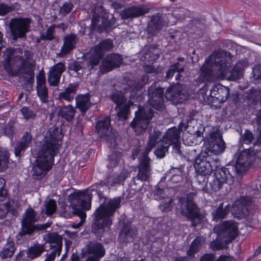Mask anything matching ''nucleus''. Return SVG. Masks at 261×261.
Returning <instances> with one entry per match:
<instances>
[{"label":"nucleus","instance_id":"obj_40","mask_svg":"<svg viewBox=\"0 0 261 261\" xmlns=\"http://www.w3.org/2000/svg\"><path fill=\"white\" fill-rule=\"evenodd\" d=\"M88 252L90 254L99 257H102L106 254L103 246L100 243L96 242L88 247Z\"/></svg>","mask_w":261,"mask_h":261},{"label":"nucleus","instance_id":"obj_9","mask_svg":"<svg viewBox=\"0 0 261 261\" xmlns=\"http://www.w3.org/2000/svg\"><path fill=\"white\" fill-rule=\"evenodd\" d=\"M55 159L38 154L32 167L33 176L36 179H42L50 170L54 164Z\"/></svg>","mask_w":261,"mask_h":261},{"label":"nucleus","instance_id":"obj_42","mask_svg":"<svg viewBox=\"0 0 261 261\" xmlns=\"http://www.w3.org/2000/svg\"><path fill=\"white\" fill-rule=\"evenodd\" d=\"M16 250L15 243L12 240H7L6 244L1 251V256L3 258H10Z\"/></svg>","mask_w":261,"mask_h":261},{"label":"nucleus","instance_id":"obj_19","mask_svg":"<svg viewBox=\"0 0 261 261\" xmlns=\"http://www.w3.org/2000/svg\"><path fill=\"white\" fill-rule=\"evenodd\" d=\"M123 62L122 56L119 54L111 53L102 60L100 67V71L109 72L120 67Z\"/></svg>","mask_w":261,"mask_h":261},{"label":"nucleus","instance_id":"obj_48","mask_svg":"<svg viewBox=\"0 0 261 261\" xmlns=\"http://www.w3.org/2000/svg\"><path fill=\"white\" fill-rule=\"evenodd\" d=\"M37 95L42 103L48 102V91L46 86L36 87Z\"/></svg>","mask_w":261,"mask_h":261},{"label":"nucleus","instance_id":"obj_27","mask_svg":"<svg viewBox=\"0 0 261 261\" xmlns=\"http://www.w3.org/2000/svg\"><path fill=\"white\" fill-rule=\"evenodd\" d=\"M79 89V83L74 82L70 83L65 87L64 91L61 92L58 94V99L60 101H66L68 102H72Z\"/></svg>","mask_w":261,"mask_h":261},{"label":"nucleus","instance_id":"obj_22","mask_svg":"<svg viewBox=\"0 0 261 261\" xmlns=\"http://www.w3.org/2000/svg\"><path fill=\"white\" fill-rule=\"evenodd\" d=\"M33 136L31 134V129L26 131L20 138L14 148V153L16 157H20L32 146Z\"/></svg>","mask_w":261,"mask_h":261},{"label":"nucleus","instance_id":"obj_56","mask_svg":"<svg viewBox=\"0 0 261 261\" xmlns=\"http://www.w3.org/2000/svg\"><path fill=\"white\" fill-rule=\"evenodd\" d=\"M254 137L252 133L249 129H246L241 136L242 142L246 144H250L254 140Z\"/></svg>","mask_w":261,"mask_h":261},{"label":"nucleus","instance_id":"obj_28","mask_svg":"<svg viewBox=\"0 0 261 261\" xmlns=\"http://www.w3.org/2000/svg\"><path fill=\"white\" fill-rule=\"evenodd\" d=\"M91 95L89 93L79 94L75 97V107L82 114H85L91 107Z\"/></svg>","mask_w":261,"mask_h":261},{"label":"nucleus","instance_id":"obj_20","mask_svg":"<svg viewBox=\"0 0 261 261\" xmlns=\"http://www.w3.org/2000/svg\"><path fill=\"white\" fill-rule=\"evenodd\" d=\"M148 12V8L143 5L132 6L122 10L120 16L122 19L126 20L142 16Z\"/></svg>","mask_w":261,"mask_h":261},{"label":"nucleus","instance_id":"obj_12","mask_svg":"<svg viewBox=\"0 0 261 261\" xmlns=\"http://www.w3.org/2000/svg\"><path fill=\"white\" fill-rule=\"evenodd\" d=\"M97 185L93 184L88 188L83 191H74L69 194L68 199L71 205L80 204L82 207H85V204L89 206V202L91 201L93 197L92 191Z\"/></svg>","mask_w":261,"mask_h":261},{"label":"nucleus","instance_id":"obj_43","mask_svg":"<svg viewBox=\"0 0 261 261\" xmlns=\"http://www.w3.org/2000/svg\"><path fill=\"white\" fill-rule=\"evenodd\" d=\"M101 25H99L98 29V33L99 34L106 32L109 33L113 29V22L109 19V15L105 13L101 16Z\"/></svg>","mask_w":261,"mask_h":261},{"label":"nucleus","instance_id":"obj_55","mask_svg":"<svg viewBox=\"0 0 261 261\" xmlns=\"http://www.w3.org/2000/svg\"><path fill=\"white\" fill-rule=\"evenodd\" d=\"M57 209V204L54 199H49L45 206V214L47 216L53 215Z\"/></svg>","mask_w":261,"mask_h":261},{"label":"nucleus","instance_id":"obj_25","mask_svg":"<svg viewBox=\"0 0 261 261\" xmlns=\"http://www.w3.org/2000/svg\"><path fill=\"white\" fill-rule=\"evenodd\" d=\"M15 49L11 47L7 48L3 52V65L5 69L8 72H11L16 63L22 59L20 56L15 55Z\"/></svg>","mask_w":261,"mask_h":261},{"label":"nucleus","instance_id":"obj_6","mask_svg":"<svg viewBox=\"0 0 261 261\" xmlns=\"http://www.w3.org/2000/svg\"><path fill=\"white\" fill-rule=\"evenodd\" d=\"M154 113V111L151 108L139 106L135 112V117L130 124V126L138 134L142 133L148 128Z\"/></svg>","mask_w":261,"mask_h":261},{"label":"nucleus","instance_id":"obj_37","mask_svg":"<svg viewBox=\"0 0 261 261\" xmlns=\"http://www.w3.org/2000/svg\"><path fill=\"white\" fill-rule=\"evenodd\" d=\"M202 246V239L200 237H196L191 242L189 249L187 251V254L190 258L195 257V254L198 253Z\"/></svg>","mask_w":261,"mask_h":261},{"label":"nucleus","instance_id":"obj_49","mask_svg":"<svg viewBox=\"0 0 261 261\" xmlns=\"http://www.w3.org/2000/svg\"><path fill=\"white\" fill-rule=\"evenodd\" d=\"M96 188L100 186H108L111 185V186H115L117 184H120L117 177L116 176H109L103 180L99 181V182H96L94 185H97Z\"/></svg>","mask_w":261,"mask_h":261},{"label":"nucleus","instance_id":"obj_33","mask_svg":"<svg viewBox=\"0 0 261 261\" xmlns=\"http://www.w3.org/2000/svg\"><path fill=\"white\" fill-rule=\"evenodd\" d=\"M75 114V109L71 105L63 106L58 111V115L68 122H71Z\"/></svg>","mask_w":261,"mask_h":261},{"label":"nucleus","instance_id":"obj_11","mask_svg":"<svg viewBox=\"0 0 261 261\" xmlns=\"http://www.w3.org/2000/svg\"><path fill=\"white\" fill-rule=\"evenodd\" d=\"M164 88L158 87L153 83L148 89V101L154 109L162 111L165 108Z\"/></svg>","mask_w":261,"mask_h":261},{"label":"nucleus","instance_id":"obj_2","mask_svg":"<svg viewBox=\"0 0 261 261\" xmlns=\"http://www.w3.org/2000/svg\"><path fill=\"white\" fill-rule=\"evenodd\" d=\"M231 60L232 56L229 51L219 50L210 55L199 68V82L206 85L212 83L215 79L214 70L223 74L229 70Z\"/></svg>","mask_w":261,"mask_h":261},{"label":"nucleus","instance_id":"obj_52","mask_svg":"<svg viewBox=\"0 0 261 261\" xmlns=\"http://www.w3.org/2000/svg\"><path fill=\"white\" fill-rule=\"evenodd\" d=\"M161 136V132L159 130L154 129L153 133L149 136L147 144L154 148L156 144H158L159 142H160L159 139Z\"/></svg>","mask_w":261,"mask_h":261},{"label":"nucleus","instance_id":"obj_54","mask_svg":"<svg viewBox=\"0 0 261 261\" xmlns=\"http://www.w3.org/2000/svg\"><path fill=\"white\" fill-rule=\"evenodd\" d=\"M121 158V154L120 152H114L109 156V165L111 167L114 168L117 166Z\"/></svg>","mask_w":261,"mask_h":261},{"label":"nucleus","instance_id":"obj_61","mask_svg":"<svg viewBox=\"0 0 261 261\" xmlns=\"http://www.w3.org/2000/svg\"><path fill=\"white\" fill-rule=\"evenodd\" d=\"M225 245L224 241L222 239L219 238V239L212 241L211 243L212 249L214 251H218L224 248Z\"/></svg>","mask_w":261,"mask_h":261},{"label":"nucleus","instance_id":"obj_41","mask_svg":"<svg viewBox=\"0 0 261 261\" xmlns=\"http://www.w3.org/2000/svg\"><path fill=\"white\" fill-rule=\"evenodd\" d=\"M72 208L73 210L72 215L78 216L81 219L82 222L85 221L87 215L85 211L89 210L91 207V201L89 202V206L85 204V207H82L80 204H74L72 205Z\"/></svg>","mask_w":261,"mask_h":261},{"label":"nucleus","instance_id":"obj_35","mask_svg":"<svg viewBox=\"0 0 261 261\" xmlns=\"http://www.w3.org/2000/svg\"><path fill=\"white\" fill-rule=\"evenodd\" d=\"M44 239L46 242L50 244H54L55 245H51L50 249H54L58 250L62 249V237L57 232L48 233L45 235Z\"/></svg>","mask_w":261,"mask_h":261},{"label":"nucleus","instance_id":"obj_23","mask_svg":"<svg viewBox=\"0 0 261 261\" xmlns=\"http://www.w3.org/2000/svg\"><path fill=\"white\" fill-rule=\"evenodd\" d=\"M60 146L51 141L50 140L45 137L42 141L38 149V154H41L51 159H55V156L58 152Z\"/></svg>","mask_w":261,"mask_h":261},{"label":"nucleus","instance_id":"obj_7","mask_svg":"<svg viewBox=\"0 0 261 261\" xmlns=\"http://www.w3.org/2000/svg\"><path fill=\"white\" fill-rule=\"evenodd\" d=\"M252 148L241 151L236 158L233 167L238 176H242L252 165L255 159Z\"/></svg>","mask_w":261,"mask_h":261},{"label":"nucleus","instance_id":"obj_18","mask_svg":"<svg viewBox=\"0 0 261 261\" xmlns=\"http://www.w3.org/2000/svg\"><path fill=\"white\" fill-rule=\"evenodd\" d=\"M165 97L175 104L182 103L187 100V96L183 92L182 86L178 83L172 85L167 89Z\"/></svg>","mask_w":261,"mask_h":261},{"label":"nucleus","instance_id":"obj_26","mask_svg":"<svg viewBox=\"0 0 261 261\" xmlns=\"http://www.w3.org/2000/svg\"><path fill=\"white\" fill-rule=\"evenodd\" d=\"M95 130L97 135L100 138L109 136L112 130L110 117L107 116L103 119L98 120L95 125Z\"/></svg>","mask_w":261,"mask_h":261},{"label":"nucleus","instance_id":"obj_31","mask_svg":"<svg viewBox=\"0 0 261 261\" xmlns=\"http://www.w3.org/2000/svg\"><path fill=\"white\" fill-rule=\"evenodd\" d=\"M103 57L93 49V51L88 53L84 56V60L86 61L87 68L90 71L96 70V67L99 64Z\"/></svg>","mask_w":261,"mask_h":261},{"label":"nucleus","instance_id":"obj_13","mask_svg":"<svg viewBox=\"0 0 261 261\" xmlns=\"http://www.w3.org/2000/svg\"><path fill=\"white\" fill-rule=\"evenodd\" d=\"M226 148L225 143L224 141L221 134L218 132H213L211 134L208 140V146L207 149L208 155L215 158L216 155L222 153Z\"/></svg>","mask_w":261,"mask_h":261},{"label":"nucleus","instance_id":"obj_39","mask_svg":"<svg viewBox=\"0 0 261 261\" xmlns=\"http://www.w3.org/2000/svg\"><path fill=\"white\" fill-rule=\"evenodd\" d=\"M44 245L36 244L30 247L27 252V257L31 259H34L40 257L44 251Z\"/></svg>","mask_w":261,"mask_h":261},{"label":"nucleus","instance_id":"obj_50","mask_svg":"<svg viewBox=\"0 0 261 261\" xmlns=\"http://www.w3.org/2000/svg\"><path fill=\"white\" fill-rule=\"evenodd\" d=\"M63 137V135L61 129H59L58 127L54 129L52 133L50 134V137L47 139L51 140L56 145L60 146L59 144V141H61Z\"/></svg>","mask_w":261,"mask_h":261},{"label":"nucleus","instance_id":"obj_62","mask_svg":"<svg viewBox=\"0 0 261 261\" xmlns=\"http://www.w3.org/2000/svg\"><path fill=\"white\" fill-rule=\"evenodd\" d=\"M225 182L219 178L214 176L213 180L210 183L212 190L216 192L222 188Z\"/></svg>","mask_w":261,"mask_h":261},{"label":"nucleus","instance_id":"obj_21","mask_svg":"<svg viewBox=\"0 0 261 261\" xmlns=\"http://www.w3.org/2000/svg\"><path fill=\"white\" fill-rule=\"evenodd\" d=\"M210 101L212 103L218 102L220 104L226 101L229 96L228 88L218 84L214 86L210 91Z\"/></svg>","mask_w":261,"mask_h":261},{"label":"nucleus","instance_id":"obj_4","mask_svg":"<svg viewBox=\"0 0 261 261\" xmlns=\"http://www.w3.org/2000/svg\"><path fill=\"white\" fill-rule=\"evenodd\" d=\"M219 163V158H214L206 152H201L195 158L194 166L198 173L196 180L199 185L203 187L207 186L208 176L217 167Z\"/></svg>","mask_w":261,"mask_h":261},{"label":"nucleus","instance_id":"obj_38","mask_svg":"<svg viewBox=\"0 0 261 261\" xmlns=\"http://www.w3.org/2000/svg\"><path fill=\"white\" fill-rule=\"evenodd\" d=\"M109 98L116 105V108H119L127 103V98L125 96L124 93L120 91H113L109 95Z\"/></svg>","mask_w":261,"mask_h":261},{"label":"nucleus","instance_id":"obj_34","mask_svg":"<svg viewBox=\"0 0 261 261\" xmlns=\"http://www.w3.org/2000/svg\"><path fill=\"white\" fill-rule=\"evenodd\" d=\"M151 171L150 163L142 160L137 174L138 178L142 181L148 180L150 177Z\"/></svg>","mask_w":261,"mask_h":261},{"label":"nucleus","instance_id":"obj_59","mask_svg":"<svg viewBox=\"0 0 261 261\" xmlns=\"http://www.w3.org/2000/svg\"><path fill=\"white\" fill-rule=\"evenodd\" d=\"M160 55L158 53L152 52L150 50L147 51L144 56L145 60L149 64H153L159 59Z\"/></svg>","mask_w":261,"mask_h":261},{"label":"nucleus","instance_id":"obj_32","mask_svg":"<svg viewBox=\"0 0 261 261\" xmlns=\"http://www.w3.org/2000/svg\"><path fill=\"white\" fill-rule=\"evenodd\" d=\"M180 131L176 126H173L167 129L161 140L168 145H171L173 143L180 140Z\"/></svg>","mask_w":261,"mask_h":261},{"label":"nucleus","instance_id":"obj_46","mask_svg":"<svg viewBox=\"0 0 261 261\" xmlns=\"http://www.w3.org/2000/svg\"><path fill=\"white\" fill-rule=\"evenodd\" d=\"M185 66L179 62L174 63L170 66L169 69L166 73V78L167 80L171 79L176 72H183Z\"/></svg>","mask_w":261,"mask_h":261},{"label":"nucleus","instance_id":"obj_63","mask_svg":"<svg viewBox=\"0 0 261 261\" xmlns=\"http://www.w3.org/2000/svg\"><path fill=\"white\" fill-rule=\"evenodd\" d=\"M15 134V128L13 124H8L5 127L4 134L11 140L13 139Z\"/></svg>","mask_w":261,"mask_h":261},{"label":"nucleus","instance_id":"obj_53","mask_svg":"<svg viewBox=\"0 0 261 261\" xmlns=\"http://www.w3.org/2000/svg\"><path fill=\"white\" fill-rule=\"evenodd\" d=\"M20 111L23 116V118L27 120H29V119H34L36 117V114L29 107L25 106L22 107L20 109Z\"/></svg>","mask_w":261,"mask_h":261},{"label":"nucleus","instance_id":"obj_14","mask_svg":"<svg viewBox=\"0 0 261 261\" xmlns=\"http://www.w3.org/2000/svg\"><path fill=\"white\" fill-rule=\"evenodd\" d=\"M31 19L28 18H14L10 23V29L14 39L22 38L29 31Z\"/></svg>","mask_w":261,"mask_h":261},{"label":"nucleus","instance_id":"obj_60","mask_svg":"<svg viewBox=\"0 0 261 261\" xmlns=\"http://www.w3.org/2000/svg\"><path fill=\"white\" fill-rule=\"evenodd\" d=\"M173 199H170L168 202H162L159 208L163 213H168L172 211L173 208Z\"/></svg>","mask_w":261,"mask_h":261},{"label":"nucleus","instance_id":"obj_29","mask_svg":"<svg viewBox=\"0 0 261 261\" xmlns=\"http://www.w3.org/2000/svg\"><path fill=\"white\" fill-rule=\"evenodd\" d=\"M164 25V20L162 15L159 14L152 16L147 24L148 33L152 35H155L162 30Z\"/></svg>","mask_w":261,"mask_h":261},{"label":"nucleus","instance_id":"obj_57","mask_svg":"<svg viewBox=\"0 0 261 261\" xmlns=\"http://www.w3.org/2000/svg\"><path fill=\"white\" fill-rule=\"evenodd\" d=\"M20 69L22 70V72L25 74L30 75L32 73H34L31 63L26 60H23Z\"/></svg>","mask_w":261,"mask_h":261},{"label":"nucleus","instance_id":"obj_16","mask_svg":"<svg viewBox=\"0 0 261 261\" xmlns=\"http://www.w3.org/2000/svg\"><path fill=\"white\" fill-rule=\"evenodd\" d=\"M220 163L216 169H214V176L219 178L228 185H231L234 181V176L238 175L236 169L233 167V164L228 163L225 167L219 168Z\"/></svg>","mask_w":261,"mask_h":261},{"label":"nucleus","instance_id":"obj_24","mask_svg":"<svg viewBox=\"0 0 261 261\" xmlns=\"http://www.w3.org/2000/svg\"><path fill=\"white\" fill-rule=\"evenodd\" d=\"M137 234L138 230L136 227H133L131 224L126 223L121 227L118 239L121 243L127 245L133 242Z\"/></svg>","mask_w":261,"mask_h":261},{"label":"nucleus","instance_id":"obj_17","mask_svg":"<svg viewBox=\"0 0 261 261\" xmlns=\"http://www.w3.org/2000/svg\"><path fill=\"white\" fill-rule=\"evenodd\" d=\"M66 70L64 62H58L50 67L47 73V82L49 85L50 87L59 86L61 76Z\"/></svg>","mask_w":261,"mask_h":261},{"label":"nucleus","instance_id":"obj_15","mask_svg":"<svg viewBox=\"0 0 261 261\" xmlns=\"http://www.w3.org/2000/svg\"><path fill=\"white\" fill-rule=\"evenodd\" d=\"M37 213L32 208H28L23 217L21 222V232L23 235H31L34 232L35 224L38 220Z\"/></svg>","mask_w":261,"mask_h":261},{"label":"nucleus","instance_id":"obj_30","mask_svg":"<svg viewBox=\"0 0 261 261\" xmlns=\"http://www.w3.org/2000/svg\"><path fill=\"white\" fill-rule=\"evenodd\" d=\"M63 41V44L61 49V54L63 56H65L75 48L78 39L75 34H70L66 35Z\"/></svg>","mask_w":261,"mask_h":261},{"label":"nucleus","instance_id":"obj_8","mask_svg":"<svg viewBox=\"0 0 261 261\" xmlns=\"http://www.w3.org/2000/svg\"><path fill=\"white\" fill-rule=\"evenodd\" d=\"M180 213L191 222L193 227L197 226L202 222L200 208L192 199H187L186 204L181 205Z\"/></svg>","mask_w":261,"mask_h":261},{"label":"nucleus","instance_id":"obj_3","mask_svg":"<svg viewBox=\"0 0 261 261\" xmlns=\"http://www.w3.org/2000/svg\"><path fill=\"white\" fill-rule=\"evenodd\" d=\"M252 198L248 196H241L232 204L223 206V203L212 212L213 220L218 222L226 218L231 211L235 217L238 219L246 218L249 216L252 208Z\"/></svg>","mask_w":261,"mask_h":261},{"label":"nucleus","instance_id":"obj_47","mask_svg":"<svg viewBox=\"0 0 261 261\" xmlns=\"http://www.w3.org/2000/svg\"><path fill=\"white\" fill-rule=\"evenodd\" d=\"M169 146L167 144L162 142V141L160 140L157 145L156 148L155 149L154 154L158 158H164L165 156L166 152L168 151Z\"/></svg>","mask_w":261,"mask_h":261},{"label":"nucleus","instance_id":"obj_5","mask_svg":"<svg viewBox=\"0 0 261 261\" xmlns=\"http://www.w3.org/2000/svg\"><path fill=\"white\" fill-rule=\"evenodd\" d=\"M127 86L125 89L129 90V100L127 103L120 106L119 108H116L115 109H119L117 112V116L120 119L126 120L130 113V107L134 105L135 102H141L144 99V90L143 85L139 82H136L134 80H129L126 82Z\"/></svg>","mask_w":261,"mask_h":261},{"label":"nucleus","instance_id":"obj_1","mask_svg":"<svg viewBox=\"0 0 261 261\" xmlns=\"http://www.w3.org/2000/svg\"><path fill=\"white\" fill-rule=\"evenodd\" d=\"M106 186L94 187L92 192L95 191L100 202L102 203L96 209L94 213V217L92 224V231L97 237L101 238L106 230L110 229L113 224V217L115 212L121 206L122 199L120 196L110 199L106 202L107 197L103 193V190Z\"/></svg>","mask_w":261,"mask_h":261},{"label":"nucleus","instance_id":"obj_10","mask_svg":"<svg viewBox=\"0 0 261 261\" xmlns=\"http://www.w3.org/2000/svg\"><path fill=\"white\" fill-rule=\"evenodd\" d=\"M238 232V226L231 221L226 220L218 225V236L222 239L226 245H228L237 238Z\"/></svg>","mask_w":261,"mask_h":261},{"label":"nucleus","instance_id":"obj_58","mask_svg":"<svg viewBox=\"0 0 261 261\" xmlns=\"http://www.w3.org/2000/svg\"><path fill=\"white\" fill-rule=\"evenodd\" d=\"M46 79L44 70L42 69L39 71L36 75V87L46 86Z\"/></svg>","mask_w":261,"mask_h":261},{"label":"nucleus","instance_id":"obj_51","mask_svg":"<svg viewBox=\"0 0 261 261\" xmlns=\"http://www.w3.org/2000/svg\"><path fill=\"white\" fill-rule=\"evenodd\" d=\"M170 173L172 174L170 179L172 183L176 184L183 181L184 177L182 172L178 168H173L171 170Z\"/></svg>","mask_w":261,"mask_h":261},{"label":"nucleus","instance_id":"obj_36","mask_svg":"<svg viewBox=\"0 0 261 261\" xmlns=\"http://www.w3.org/2000/svg\"><path fill=\"white\" fill-rule=\"evenodd\" d=\"M114 47L113 41L111 39L107 38L100 41L93 47V49L102 56H105L106 52L110 51Z\"/></svg>","mask_w":261,"mask_h":261},{"label":"nucleus","instance_id":"obj_44","mask_svg":"<svg viewBox=\"0 0 261 261\" xmlns=\"http://www.w3.org/2000/svg\"><path fill=\"white\" fill-rule=\"evenodd\" d=\"M9 153L0 146V172L5 171L8 167Z\"/></svg>","mask_w":261,"mask_h":261},{"label":"nucleus","instance_id":"obj_64","mask_svg":"<svg viewBox=\"0 0 261 261\" xmlns=\"http://www.w3.org/2000/svg\"><path fill=\"white\" fill-rule=\"evenodd\" d=\"M55 25L50 26L46 30L45 34H42L41 36V38L42 40H47L49 41L53 40L55 37L54 35Z\"/></svg>","mask_w":261,"mask_h":261},{"label":"nucleus","instance_id":"obj_45","mask_svg":"<svg viewBox=\"0 0 261 261\" xmlns=\"http://www.w3.org/2000/svg\"><path fill=\"white\" fill-rule=\"evenodd\" d=\"M231 62H230V67L229 70L223 74H226L229 72L228 79L230 81H236L241 78L243 76L242 68L239 67L238 65H236L233 68H231Z\"/></svg>","mask_w":261,"mask_h":261}]
</instances>
